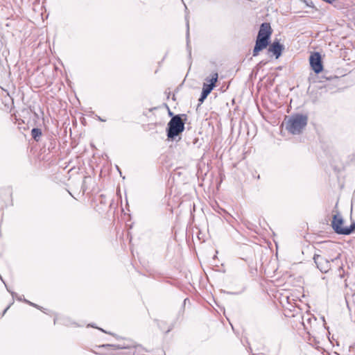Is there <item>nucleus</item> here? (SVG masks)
<instances>
[{
  "mask_svg": "<svg viewBox=\"0 0 355 355\" xmlns=\"http://www.w3.org/2000/svg\"><path fill=\"white\" fill-rule=\"evenodd\" d=\"M271 34L272 29L270 24L263 23L260 26L255 46L253 49V56L258 55L260 51L268 46Z\"/></svg>",
  "mask_w": 355,
  "mask_h": 355,
  "instance_id": "f257e3e1",
  "label": "nucleus"
},
{
  "mask_svg": "<svg viewBox=\"0 0 355 355\" xmlns=\"http://www.w3.org/2000/svg\"><path fill=\"white\" fill-rule=\"evenodd\" d=\"M308 116L306 115L296 114L291 115L286 122V130L293 135H299L306 126Z\"/></svg>",
  "mask_w": 355,
  "mask_h": 355,
  "instance_id": "f03ea898",
  "label": "nucleus"
},
{
  "mask_svg": "<svg viewBox=\"0 0 355 355\" xmlns=\"http://www.w3.org/2000/svg\"><path fill=\"white\" fill-rule=\"evenodd\" d=\"M184 130V122L179 114L173 116L166 129L168 139H174Z\"/></svg>",
  "mask_w": 355,
  "mask_h": 355,
  "instance_id": "7ed1b4c3",
  "label": "nucleus"
},
{
  "mask_svg": "<svg viewBox=\"0 0 355 355\" xmlns=\"http://www.w3.org/2000/svg\"><path fill=\"white\" fill-rule=\"evenodd\" d=\"M343 219L339 214H335L331 221V226L334 230L338 234L349 235L355 230V223H352L349 227H343Z\"/></svg>",
  "mask_w": 355,
  "mask_h": 355,
  "instance_id": "20e7f679",
  "label": "nucleus"
},
{
  "mask_svg": "<svg viewBox=\"0 0 355 355\" xmlns=\"http://www.w3.org/2000/svg\"><path fill=\"white\" fill-rule=\"evenodd\" d=\"M313 260L315 263L316 264L317 268L322 272L326 273L330 270L331 263L325 257L320 254H315L313 257Z\"/></svg>",
  "mask_w": 355,
  "mask_h": 355,
  "instance_id": "39448f33",
  "label": "nucleus"
},
{
  "mask_svg": "<svg viewBox=\"0 0 355 355\" xmlns=\"http://www.w3.org/2000/svg\"><path fill=\"white\" fill-rule=\"evenodd\" d=\"M310 64L315 73H319L322 71L323 67L321 62V56L319 53H314L310 56Z\"/></svg>",
  "mask_w": 355,
  "mask_h": 355,
  "instance_id": "423d86ee",
  "label": "nucleus"
},
{
  "mask_svg": "<svg viewBox=\"0 0 355 355\" xmlns=\"http://www.w3.org/2000/svg\"><path fill=\"white\" fill-rule=\"evenodd\" d=\"M284 49V45L281 44L278 41H275L269 46L268 51L269 53H272L275 55V58H278L281 55Z\"/></svg>",
  "mask_w": 355,
  "mask_h": 355,
  "instance_id": "0eeeda50",
  "label": "nucleus"
},
{
  "mask_svg": "<svg viewBox=\"0 0 355 355\" xmlns=\"http://www.w3.org/2000/svg\"><path fill=\"white\" fill-rule=\"evenodd\" d=\"M218 74L217 72H214V73H212L210 76L209 77H207L205 78V81H206V83H208V84H212L213 83V85L214 87H215L216 85V83L218 80Z\"/></svg>",
  "mask_w": 355,
  "mask_h": 355,
  "instance_id": "6e6552de",
  "label": "nucleus"
},
{
  "mask_svg": "<svg viewBox=\"0 0 355 355\" xmlns=\"http://www.w3.org/2000/svg\"><path fill=\"white\" fill-rule=\"evenodd\" d=\"M42 135V131L39 128H33L31 130V136L35 141H39Z\"/></svg>",
  "mask_w": 355,
  "mask_h": 355,
  "instance_id": "1a4fd4ad",
  "label": "nucleus"
},
{
  "mask_svg": "<svg viewBox=\"0 0 355 355\" xmlns=\"http://www.w3.org/2000/svg\"><path fill=\"white\" fill-rule=\"evenodd\" d=\"M214 88V87L213 85V83L208 84V83H204L203 87H202V90H204L205 92H207L209 94Z\"/></svg>",
  "mask_w": 355,
  "mask_h": 355,
  "instance_id": "9d476101",
  "label": "nucleus"
},
{
  "mask_svg": "<svg viewBox=\"0 0 355 355\" xmlns=\"http://www.w3.org/2000/svg\"><path fill=\"white\" fill-rule=\"evenodd\" d=\"M114 347L115 349H125L127 348L128 347L127 346H125V345H103V347Z\"/></svg>",
  "mask_w": 355,
  "mask_h": 355,
  "instance_id": "9b49d317",
  "label": "nucleus"
},
{
  "mask_svg": "<svg viewBox=\"0 0 355 355\" xmlns=\"http://www.w3.org/2000/svg\"><path fill=\"white\" fill-rule=\"evenodd\" d=\"M338 275L340 277V278H343L344 276H345V272H344V270H343V266H340L338 269Z\"/></svg>",
  "mask_w": 355,
  "mask_h": 355,
  "instance_id": "f8f14e48",
  "label": "nucleus"
},
{
  "mask_svg": "<svg viewBox=\"0 0 355 355\" xmlns=\"http://www.w3.org/2000/svg\"><path fill=\"white\" fill-rule=\"evenodd\" d=\"M24 301L26 303H27V304H28L29 305H31V306H34V307H36V308H37V309H41L38 305H37V304H34V303H33V302H30V301H28V300H26V299H24Z\"/></svg>",
  "mask_w": 355,
  "mask_h": 355,
  "instance_id": "ddd939ff",
  "label": "nucleus"
},
{
  "mask_svg": "<svg viewBox=\"0 0 355 355\" xmlns=\"http://www.w3.org/2000/svg\"><path fill=\"white\" fill-rule=\"evenodd\" d=\"M187 46H189V21H187Z\"/></svg>",
  "mask_w": 355,
  "mask_h": 355,
  "instance_id": "4468645a",
  "label": "nucleus"
},
{
  "mask_svg": "<svg viewBox=\"0 0 355 355\" xmlns=\"http://www.w3.org/2000/svg\"><path fill=\"white\" fill-rule=\"evenodd\" d=\"M208 95H209V94L207 92H206L204 90H202L200 96L204 98H206Z\"/></svg>",
  "mask_w": 355,
  "mask_h": 355,
  "instance_id": "2eb2a0df",
  "label": "nucleus"
},
{
  "mask_svg": "<svg viewBox=\"0 0 355 355\" xmlns=\"http://www.w3.org/2000/svg\"><path fill=\"white\" fill-rule=\"evenodd\" d=\"M340 254H339L335 259H331L332 262H338L340 261Z\"/></svg>",
  "mask_w": 355,
  "mask_h": 355,
  "instance_id": "dca6fc26",
  "label": "nucleus"
},
{
  "mask_svg": "<svg viewBox=\"0 0 355 355\" xmlns=\"http://www.w3.org/2000/svg\"><path fill=\"white\" fill-rule=\"evenodd\" d=\"M96 117H97V119H98V121H100L105 122V121H106L105 119H102V118H101V116H96Z\"/></svg>",
  "mask_w": 355,
  "mask_h": 355,
  "instance_id": "f3484780",
  "label": "nucleus"
},
{
  "mask_svg": "<svg viewBox=\"0 0 355 355\" xmlns=\"http://www.w3.org/2000/svg\"><path fill=\"white\" fill-rule=\"evenodd\" d=\"M8 291L11 293L12 297H16L17 296V293H16L10 291L8 289Z\"/></svg>",
  "mask_w": 355,
  "mask_h": 355,
  "instance_id": "a211bd4d",
  "label": "nucleus"
},
{
  "mask_svg": "<svg viewBox=\"0 0 355 355\" xmlns=\"http://www.w3.org/2000/svg\"><path fill=\"white\" fill-rule=\"evenodd\" d=\"M205 98H202V97H200V98L198 99L199 102L200 103H203V101H205Z\"/></svg>",
  "mask_w": 355,
  "mask_h": 355,
  "instance_id": "6ab92c4d",
  "label": "nucleus"
},
{
  "mask_svg": "<svg viewBox=\"0 0 355 355\" xmlns=\"http://www.w3.org/2000/svg\"><path fill=\"white\" fill-rule=\"evenodd\" d=\"M9 309V306H8L4 311H3V315L5 314V313L7 311V310Z\"/></svg>",
  "mask_w": 355,
  "mask_h": 355,
  "instance_id": "aec40b11",
  "label": "nucleus"
},
{
  "mask_svg": "<svg viewBox=\"0 0 355 355\" xmlns=\"http://www.w3.org/2000/svg\"><path fill=\"white\" fill-rule=\"evenodd\" d=\"M168 114H169V116H173V112L169 110Z\"/></svg>",
  "mask_w": 355,
  "mask_h": 355,
  "instance_id": "412c9836",
  "label": "nucleus"
},
{
  "mask_svg": "<svg viewBox=\"0 0 355 355\" xmlns=\"http://www.w3.org/2000/svg\"><path fill=\"white\" fill-rule=\"evenodd\" d=\"M17 300H19V301H21V300H22V299H21V297H18V298H17Z\"/></svg>",
  "mask_w": 355,
  "mask_h": 355,
  "instance_id": "4be33fe9",
  "label": "nucleus"
}]
</instances>
